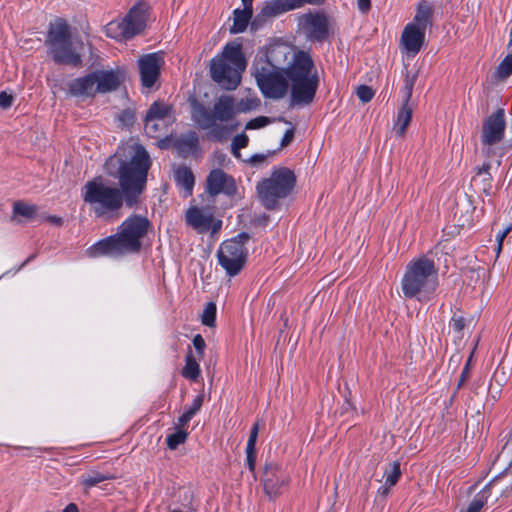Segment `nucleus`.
I'll list each match as a JSON object with an SVG mask.
<instances>
[{
  "mask_svg": "<svg viewBox=\"0 0 512 512\" xmlns=\"http://www.w3.org/2000/svg\"><path fill=\"white\" fill-rule=\"evenodd\" d=\"M357 6L361 13L366 14L371 8V0H357Z\"/></svg>",
  "mask_w": 512,
  "mask_h": 512,
  "instance_id": "obj_50",
  "label": "nucleus"
},
{
  "mask_svg": "<svg viewBox=\"0 0 512 512\" xmlns=\"http://www.w3.org/2000/svg\"><path fill=\"white\" fill-rule=\"evenodd\" d=\"M203 397L197 396L193 400L191 406L187 408L182 415L178 418V424L184 427L194 417V415L201 409Z\"/></svg>",
  "mask_w": 512,
  "mask_h": 512,
  "instance_id": "obj_31",
  "label": "nucleus"
},
{
  "mask_svg": "<svg viewBox=\"0 0 512 512\" xmlns=\"http://www.w3.org/2000/svg\"><path fill=\"white\" fill-rule=\"evenodd\" d=\"M416 78H417L416 74H413V75L407 74L406 75V77L404 79V85H403V88H402L403 104H409V101H410L411 96H412L413 88H414V85H415Z\"/></svg>",
  "mask_w": 512,
  "mask_h": 512,
  "instance_id": "obj_40",
  "label": "nucleus"
},
{
  "mask_svg": "<svg viewBox=\"0 0 512 512\" xmlns=\"http://www.w3.org/2000/svg\"><path fill=\"white\" fill-rule=\"evenodd\" d=\"M174 180L176 186L182 191L184 198L190 197L193 194L195 185V176L191 168L181 165L174 171Z\"/></svg>",
  "mask_w": 512,
  "mask_h": 512,
  "instance_id": "obj_22",
  "label": "nucleus"
},
{
  "mask_svg": "<svg viewBox=\"0 0 512 512\" xmlns=\"http://www.w3.org/2000/svg\"><path fill=\"white\" fill-rule=\"evenodd\" d=\"M438 271L434 260L426 255L412 259L406 265L401 280L403 296L419 302L431 300L439 284Z\"/></svg>",
  "mask_w": 512,
  "mask_h": 512,
  "instance_id": "obj_5",
  "label": "nucleus"
},
{
  "mask_svg": "<svg viewBox=\"0 0 512 512\" xmlns=\"http://www.w3.org/2000/svg\"><path fill=\"white\" fill-rule=\"evenodd\" d=\"M32 258H33V256L29 257V258H28L24 263H22V265H21V266H22V267H23V266H25V264H26L28 261H30Z\"/></svg>",
  "mask_w": 512,
  "mask_h": 512,
  "instance_id": "obj_58",
  "label": "nucleus"
},
{
  "mask_svg": "<svg viewBox=\"0 0 512 512\" xmlns=\"http://www.w3.org/2000/svg\"><path fill=\"white\" fill-rule=\"evenodd\" d=\"M289 475L275 463H267L263 469L262 483L264 493L270 500L278 498L288 487Z\"/></svg>",
  "mask_w": 512,
  "mask_h": 512,
  "instance_id": "obj_14",
  "label": "nucleus"
},
{
  "mask_svg": "<svg viewBox=\"0 0 512 512\" xmlns=\"http://www.w3.org/2000/svg\"><path fill=\"white\" fill-rule=\"evenodd\" d=\"M411 118L412 108L409 106V104H403L398 112L397 121L394 125V130L398 136L402 137L405 134Z\"/></svg>",
  "mask_w": 512,
  "mask_h": 512,
  "instance_id": "obj_27",
  "label": "nucleus"
},
{
  "mask_svg": "<svg viewBox=\"0 0 512 512\" xmlns=\"http://www.w3.org/2000/svg\"><path fill=\"white\" fill-rule=\"evenodd\" d=\"M249 138L245 133L236 135L231 143V147L234 149H242L247 147Z\"/></svg>",
  "mask_w": 512,
  "mask_h": 512,
  "instance_id": "obj_44",
  "label": "nucleus"
},
{
  "mask_svg": "<svg viewBox=\"0 0 512 512\" xmlns=\"http://www.w3.org/2000/svg\"><path fill=\"white\" fill-rule=\"evenodd\" d=\"M178 146L182 150L191 151L198 146V137L194 131H190L187 134L182 135L178 139Z\"/></svg>",
  "mask_w": 512,
  "mask_h": 512,
  "instance_id": "obj_34",
  "label": "nucleus"
},
{
  "mask_svg": "<svg viewBox=\"0 0 512 512\" xmlns=\"http://www.w3.org/2000/svg\"><path fill=\"white\" fill-rule=\"evenodd\" d=\"M294 173L285 167L274 169L269 178L257 184L258 196L267 209H274L279 199L287 197L295 185Z\"/></svg>",
  "mask_w": 512,
  "mask_h": 512,
  "instance_id": "obj_9",
  "label": "nucleus"
},
{
  "mask_svg": "<svg viewBox=\"0 0 512 512\" xmlns=\"http://www.w3.org/2000/svg\"><path fill=\"white\" fill-rule=\"evenodd\" d=\"M253 69L257 85L265 98L282 99L290 88V106H308L314 101L320 79L308 52H295L286 68L278 67L265 55L256 59Z\"/></svg>",
  "mask_w": 512,
  "mask_h": 512,
  "instance_id": "obj_1",
  "label": "nucleus"
},
{
  "mask_svg": "<svg viewBox=\"0 0 512 512\" xmlns=\"http://www.w3.org/2000/svg\"><path fill=\"white\" fill-rule=\"evenodd\" d=\"M259 100L254 98L241 99L235 104L230 95H222L214 103L212 110L203 103L193 100L191 102V118L199 128L208 131V138L222 142L228 138L232 129L222 123H228L237 112L246 113L258 107Z\"/></svg>",
  "mask_w": 512,
  "mask_h": 512,
  "instance_id": "obj_3",
  "label": "nucleus"
},
{
  "mask_svg": "<svg viewBox=\"0 0 512 512\" xmlns=\"http://www.w3.org/2000/svg\"><path fill=\"white\" fill-rule=\"evenodd\" d=\"M205 191L213 197L219 194L232 197L237 193V185L231 175L227 174L222 169L215 168L209 172L206 178Z\"/></svg>",
  "mask_w": 512,
  "mask_h": 512,
  "instance_id": "obj_18",
  "label": "nucleus"
},
{
  "mask_svg": "<svg viewBox=\"0 0 512 512\" xmlns=\"http://www.w3.org/2000/svg\"><path fill=\"white\" fill-rule=\"evenodd\" d=\"M390 488L391 487H388L387 485H384L383 487H381L379 489V492L382 493L383 495H386V494H388Z\"/></svg>",
  "mask_w": 512,
  "mask_h": 512,
  "instance_id": "obj_57",
  "label": "nucleus"
},
{
  "mask_svg": "<svg viewBox=\"0 0 512 512\" xmlns=\"http://www.w3.org/2000/svg\"><path fill=\"white\" fill-rule=\"evenodd\" d=\"M182 376L191 381H196L200 376V366L191 350H189L185 356V366L182 370Z\"/></svg>",
  "mask_w": 512,
  "mask_h": 512,
  "instance_id": "obj_28",
  "label": "nucleus"
},
{
  "mask_svg": "<svg viewBox=\"0 0 512 512\" xmlns=\"http://www.w3.org/2000/svg\"><path fill=\"white\" fill-rule=\"evenodd\" d=\"M509 232H510V227H507L497 233V235H496L497 255L500 253V251L502 249L503 241Z\"/></svg>",
  "mask_w": 512,
  "mask_h": 512,
  "instance_id": "obj_47",
  "label": "nucleus"
},
{
  "mask_svg": "<svg viewBox=\"0 0 512 512\" xmlns=\"http://www.w3.org/2000/svg\"><path fill=\"white\" fill-rule=\"evenodd\" d=\"M146 21L147 6L145 3H138L129 10L123 19L110 21L105 26V33L112 39L128 40L145 29Z\"/></svg>",
  "mask_w": 512,
  "mask_h": 512,
  "instance_id": "obj_11",
  "label": "nucleus"
},
{
  "mask_svg": "<svg viewBox=\"0 0 512 512\" xmlns=\"http://www.w3.org/2000/svg\"><path fill=\"white\" fill-rule=\"evenodd\" d=\"M425 41V31L412 24H407L401 34V51L411 57L416 56Z\"/></svg>",
  "mask_w": 512,
  "mask_h": 512,
  "instance_id": "obj_19",
  "label": "nucleus"
},
{
  "mask_svg": "<svg viewBox=\"0 0 512 512\" xmlns=\"http://www.w3.org/2000/svg\"><path fill=\"white\" fill-rule=\"evenodd\" d=\"M465 318L462 316H453L450 320L449 326L455 333H461L465 328Z\"/></svg>",
  "mask_w": 512,
  "mask_h": 512,
  "instance_id": "obj_43",
  "label": "nucleus"
},
{
  "mask_svg": "<svg viewBox=\"0 0 512 512\" xmlns=\"http://www.w3.org/2000/svg\"><path fill=\"white\" fill-rule=\"evenodd\" d=\"M243 9L253 13V0H242Z\"/></svg>",
  "mask_w": 512,
  "mask_h": 512,
  "instance_id": "obj_54",
  "label": "nucleus"
},
{
  "mask_svg": "<svg viewBox=\"0 0 512 512\" xmlns=\"http://www.w3.org/2000/svg\"><path fill=\"white\" fill-rule=\"evenodd\" d=\"M357 97L363 102L367 103L369 102L373 96L374 91L370 86L367 85H360L356 90Z\"/></svg>",
  "mask_w": 512,
  "mask_h": 512,
  "instance_id": "obj_41",
  "label": "nucleus"
},
{
  "mask_svg": "<svg viewBox=\"0 0 512 512\" xmlns=\"http://www.w3.org/2000/svg\"><path fill=\"white\" fill-rule=\"evenodd\" d=\"M81 198L99 219L118 218L123 206H127L125 192L102 176H96L82 186Z\"/></svg>",
  "mask_w": 512,
  "mask_h": 512,
  "instance_id": "obj_4",
  "label": "nucleus"
},
{
  "mask_svg": "<svg viewBox=\"0 0 512 512\" xmlns=\"http://www.w3.org/2000/svg\"><path fill=\"white\" fill-rule=\"evenodd\" d=\"M164 64V53L161 51L148 53L138 58L137 65L143 89L149 92L156 85Z\"/></svg>",
  "mask_w": 512,
  "mask_h": 512,
  "instance_id": "obj_13",
  "label": "nucleus"
},
{
  "mask_svg": "<svg viewBox=\"0 0 512 512\" xmlns=\"http://www.w3.org/2000/svg\"><path fill=\"white\" fill-rule=\"evenodd\" d=\"M188 437V433L182 429L175 431L166 438L167 446L171 450H175L179 445L183 444Z\"/></svg>",
  "mask_w": 512,
  "mask_h": 512,
  "instance_id": "obj_35",
  "label": "nucleus"
},
{
  "mask_svg": "<svg viewBox=\"0 0 512 512\" xmlns=\"http://www.w3.org/2000/svg\"><path fill=\"white\" fill-rule=\"evenodd\" d=\"M62 512H79L78 507L74 503L68 504Z\"/></svg>",
  "mask_w": 512,
  "mask_h": 512,
  "instance_id": "obj_55",
  "label": "nucleus"
},
{
  "mask_svg": "<svg viewBox=\"0 0 512 512\" xmlns=\"http://www.w3.org/2000/svg\"><path fill=\"white\" fill-rule=\"evenodd\" d=\"M192 342H193V346H194L196 352L200 356H203V353H204V350H205V347H206V343H205L204 338L200 334H197V335L194 336Z\"/></svg>",
  "mask_w": 512,
  "mask_h": 512,
  "instance_id": "obj_45",
  "label": "nucleus"
},
{
  "mask_svg": "<svg viewBox=\"0 0 512 512\" xmlns=\"http://www.w3.org/2000/svg\"><path fill=\"white\" fill-rule=\"evenodd\" d=\"M491 164L489 162L483 163L481 166L477 167V176H482L483 179V190L488 194L489 189L491 188V180L492 176L490 174Z\"/></svg>",
  "mask_w": 512,
  "mask_h": 512,
  "instance_id": "obj_37",
  "label": "nucleus"
},
{
  "mask_svg": "<svg viewBox=\"0 0 512 512\" xmlns=\"http://www.w3.org/2000/svg\"><path fill=\"white\" fill-rule=\"evenodd\" d=\"M401 476V468L400 463L398 461H394L389 465V467L384 472L385 485L388 487L394 486Z\"/></svg>",
  "mask_w": 512,
  "mask_h": 512,
  "instance_id": "obj_32",
  "label": "nucleus"
},
{
  "mask_svg": "<svg viewBox=\"0 0 512 512\" xmlns=\"http://www.w3.org/2000/svg\"><path fill=\"white\" fill-rule=\"evenodd\" d=\"M149 227L148 218L138 214H133L122 222L116 236L126 254L136 253L141 249V239L147 234Z\"/></svg>",
  "mask_w": 512,
  "mask_h": 512,
  "instance_id": "obj_12",
  "label": "nucleus"
},
{
  "mask_svg": "<svg viewBox=\"0 0 512 512\" xmlns=\"http://www.w3.org/2000/svg\"><path fill=\"white\" fill-rule=\"evenodd\" d=\"M293 137H294V130L293 129H288L282 139H281V146L284 147L286 145H288L292 140H293Z\"/></svg>",
  "mask_w": 512,
  "mask_h": 512,
  "instance_id": "obj_51",
  "label": "nucleus"
},
{
  "mask_svg": "<svg viewBox=\"0 0 512 512\" xmlns=\"http://www.w3.org/2000/svg\"><path fill=\"white\" fill-rule=\"evenodd\" d=\"M253 13L235 9L233 12V26L231 27V33L238 34L242 33L247 29V26L252 18Z\"/></svg>",
  "mask_w": 512,
  "mask_h": 512,
  "instance_id": "obj_25",
  "label": "nucleus"
},
{
  "mask_svg": "<svg viewBox=\"0 0 512 512\" xmlns=\"http://www.w3.org/2000/svg\"><path fill=\"white\" fill-rule=\"evenodd\" d=\"M46 219H47V221H49L50 223H52L56 226H60L63 223V219L61 217H58L55 215H49V216H47Z\"/></svg>",
  "mask_w": 512,
  "mask_h": 512,
  "instance_id": "obj_53",
  "label": "nucleus"
},
{
  "mask_svg": "<svg viewBox=\"0 0 512 512\" xmlns=\"http://www.w3.org/2000/svg\"><path fill=\"white\" fill-rule=\"evenodd\" d=\"M13 104V97L12 95L8 94L7 92L5 91H2L0 93V107L2 109H8L12 106Z\"/></svg>",
  "mask_w": 512,
  "mask_h": 512,
  "instance_id": "obj_46",
  "label": "nucleus"
},
{
  "mask_svg": "<svg viewBox=\"0 0 512 512\" xmlns=\"http://www.w3.org/2000/svg\"><path fill=\"white\" fill-rule=\"evenodd\" d=\"M151 159L140 144L127 145L110 156L105 164V172L116 178L119 187L127 196V207H135L147 184Z\"/></svg>",
  "mask_w": 512,
  "mask_h": 512,
  "instance_id": "obj_2",
  "label": "nucleus"
},
{
  "mask_svg": "<svg viewBox=\"0 0 512 512\" xmlns=\"http://www.w3.org/2000/svg\"><path fill=\"white\" fill-rule=\"evenodd\" d=\"M512 74V53L508 54L498 65L496 75L500 79H505Z\"/></svg>",
  "mask_w": 512,
  "mask_h": 512,
  "instance_id": "obj_38",
  "label": "nucleus"
},
{
  "mask_svg": "<svg viewBox=\"0 0 512 512\" xmlns=\"http://www.w3.org/2000/svg\"><path fill=\"white\" fill-rule=\"evenodd\" d=\"M492 483L486 484L469 503L465 512H480L491 495Z\"/></svg>",
  "mask_w": 512,
  "mask_h": 512,
  "instance_id": "obj_26",
  "label": "nucleus"
},
{
  "mask_svg": "<svg viewBox=\"0 0 512 512\" xmlns=\"http://www.w3.org/2000/svg\"><path fill=\"white\" fill-rule=\"evenodd\" d=\"M292 3L294 5V9H298L305 4H311V5H322L324 3V0H292Z\"/></svg>",
  "mask_w": 512,
  "mask_h": 512,
  "instance_id": "obj_48",
  "label": "nucleus"
},
{
  "mask_svg": "<svg viewBox=\"0 0 512 512\" xmlns=\"http://www.w3.org/2000/svg\"><path fill=\"white\" fill-rule=\"evenodd\" d=\"M248 239L249 234L242 232L221 243L217 251L218 264L228 276L235 277L244 268L248 257V249L245 245Z\"/></svg>",
  "mask_w": 512,
  "mask_h": 512,
  "instance_id": "obj_10",
  "label": "nucleus"
},
{
  "mask_svg": "<svg viewBox=\"0 0 512 512\" xmlns=\"http://www.w3.org/2000/svg\"><path fill=\"white\" fill-rule=\"evenodd\" d=\"M46 45L55 63L72 67L82 65V57L76 52L73 45L72 28L65 19L58 18L50 23Z\"/></svg>",
  "mask_w": 512,
  "mask_h": 512,
  "instance_id": "obj_8",
  "label": "nucleus"
},
{
  "mask_svg": "<svg viewBox=\"0 0 512 512\" xmlns=\"http://www.w3.org/2000/svg\"><path fill=\"white\" fill-rule=\"evenodd\" d=\"M231 153L232 155L237 158V159H240L241 158V153H240V149H234L231 147Z\"/></svg>",
  "mask_w": 512,
  "mask_h": 512,
  "instance_id": "obj_56",
  "label": "nucleus"
},
{
  "mask_svg": "<svg viewBox=\"0 0 512 512\" xmlns=\"http://www.w3.org/2000/svg\"><path fill=\"white\" fill-rule=\"evenodd\" d=\"M89 257L120 256L126 254L116 234L99 240L86 250Z\"/></svg>",
  "mask_w": 512,
  "mask_h": 512,
  "instance_id": "obj_20",
  "label": "nucleus"
},
{
  "mask_svg": "<svg viewBox=\"0 0 512 512\" xmlns=\"http://www.w3.org/2000/svg\"><path fill=\"white\" fill-rule=\"evenodd\" d=\"M171 108L161 102H154L147 111L145 118L165 122Z\"/></svg>",
  "mask_w": 512,
  "mask_h": 512,
  "instance_id": "obj_29",
  "label": "nucleus"
},
{
  "mask_svg": "<svg viewBox=\"0 0 512 512\" xmlns=\"http://www.w3.org/2000/svg\"><path fill=\"white\" fill-rule=\"evenodd\" d=\"M269 123V118L265 116H259L248 121L245 125V129L253 130L265 127Z\"/></svg>",
  "mask_w": 512,
  "mask_h": 512,
  "instance_id": "obj_42",
  "label": "nucleus"
},
{
  "mask_svg": "<svg viewBox=\"0 0 512 512\" xmlns=\"http://www.w3.org/2000/svg\"><path fill=\"white\" fill-rule=\"evenodd\" d=\"M299 24L302 26L308 40L313 42H323L330 35L329 19L324 13H306L299 18Z\"/></svg>",
  "mask_w": 512,
  "mask_h": 512,
  "instance_id": "obj_15",
  "label": "nucleus"
},
{
  "mask_svg": "<svg viewBox=\"0 0 512 512\" xmlns=\"http://www.w3.org/2000/svg\"><path fill=\"white\" fill-rule=\"evenodd\" d=\"M470 360H471V358L467 361L466 365L464 366V368H463V370L461 372L460 379H459L458 386H457L458 389L469 378V374H470V368H469Z\"/></svg>",
  "mask_w": 512,
  "mask_h": 512,
  "instance_id": "obj_49",
  "label": "nucleus"
},
{
  "mask_svg": "<svg viewBox=\"0 0 512 512\" xmlns=\"http://www.w3.org/2000/svg\"><path fill=\"white\" fill-rule=\"evenodd\" d=\"M186 223L198 233H217L222 227V221L215 219L208 209L197 206L190 207L185 214Z\"/></svg>",
  "mask_w": 512,
  "mask_h": 512,
  "instance_id": "obj_16",
  "label": "nucleus"
},
{
  "mask_svg": "<svg viewBox=\"0 0 512 512\" xmlns=\"http://www.w3.org/2000/svg\"><path fill=\"white\" fill-rule=\"evenodd\" d=\"M292 10H295L292 0H266L262 3L255 22L275 18Z\"/></svg>",
  "mask_w": 512,
  "mask_h": 512,
  "instance_id": "obj_21",
  "label": "nucleus"
},
{
  "mask_svg": "<svg viewBox=\"0 0 512 512\" xmlns=\"http://www.w3.org/2000/svg\"><path fill=\"white\" fill-rule=\"evenodd\" d=\"M126 77L124 68L95 70L68 83V94L82 100L116 91Z\"/></svg>",
  "mask_w": 512,
  "mask_h": 512,
  "instance_id": "obj_7",
  "label": "nucleus"
},
{
  "mask_svg": "<svg viewBox=\"0 0 512 512\" xmlns=\"http://www.w3.org/2000/svg\"><path fill=\"white\" fill-rule=\"evenodd\" d=\"M259 432V423L256 422L253 424L250 435L246 445V463L251 472L255 471L256 466V441Z\"/></svg>",
  "mask_w": 512,
  "mask_h": 512,
  "instance_id": "obj_23",
  "label": "nucleus"
},
{
  "mask_svg": "<svg viewBox=\"0 0 512 512\" xmlns=\"http://www.w3.org/2000/svg\"><path fill=\"white\" fill-rule=\"evenodd\" d=\"M111 477L109 475L100 473L98 471H90L85 475H82L80 478V484L85 489H91L92 487L98 485L101 482H104Z\"/></svg>",
  "mask_w": 512,
  "mask_h": 512,
  "instance_id": "obj_30",
  "label": "nucleus"
},
{
  "mask_svg": "<svg viewBox=\"0 0 512 512\" xmlns=\"http://www.w3.org/2000/svg\"><path fill=\"white\" fill-rule=\"evenodd\" d=\"M13 212L15 215H20L24 218H33L37 213V206L27 204L23 201H16L13 205Z\"/></svg>",
  "mask_w": 512,
  "mask_h": 512,
  "instance_id": "obj_33",
  "label": "nucleus"
},
{
  "mask_svg": "<svg viewBox=\"0 0 512 512\" xmlns=\"http://www.w3.org/2000/svg\"><path fill=\"white\" fill-rule=\"evenodd\" d=\"M164 122L145 118L144 130L150 137H158L161 134Z\"/></svg>",
  "mask_w": 512,
  "mask_h": 512,
  "instance_id": "obj_39",
  "label": "nucleus"
},
{
  "mask_svg": "<svg viewBox=\"0 0 512 512\" xmlns=\"http://www.w3.org/2000/svg\"><path fill=\"white\" fill-rule=\"evenodd\" d=\"M432 22V8L427 3L419 4L417 8V12L414 16V19L409 24L416 26L422 31L426 32L428 26L431 25Z\"/></svg>",
  "mask_w": 512,
  "mask_h": 512,
  "instance_id": "obj_24",
  "label": "nucleus"
},
{
  "mask_svg": "<svg viewBox=\"0 0 512 512\" xmlns=\"http://www.w3.org/2000/svg\"><path fill=\"white\" fill-rule=\"evenodd\" d=\"M505 128V113L504 109L500 108L484 120L481 135L482 144L492 146L501 142L505 135Z\"/></svg>",
  "mask_w": 512,
  "mask_h": 512,
  "instance_id": "obj_17",
  "label": "nucleus"
},
{
  "mask_svg": "<svg viewBox=\"0 0 512 512\" xmlns=\"http://www.w3.org/2000/svg\"><path fill=\"white\" fill-rule=\"evenodd\" d=\"M216 305L213 302H209L202 313L201 321L204 325L208 327H213L216 321Z\"/></svg>",
  "mask_w": 512,
  "mask_h": 512,
  "instance_id": "obj_36",
  "label": "nucleus"
},
{
  "mask_svg": "<svg viewBox=\"0 0 512 512\" xmlns=\"http://www.w3.org/2000/svg\"><path fill=\"white\" fill-rule=\"evenodd\" d=\"M265 159L266 156L264 154H254L249 158L248 162L255 165L263 162Z\"/></svg>",
  "mask_w": 512,
  "mask_h": 512,
  "instance_id": "obj_52",
  "label": "nucleus"
},
{
  "mask_svg": "<svg viewBox=\"0 0 512 512\" xmlns=\"http://www.w3.org/2000/svg\"><path fill=\"white\" fill-rule=\"evenodd\" d=\"M247 61L242 51V44L228 42L220 53L210 61L212 80L225 90H235L241 82Z\"/></svg>",
  "mask_w": 512,
  "mask_h": 512,
  "instance_id": "obj_6",
  "label": "nucleus"
}]
</instances>
